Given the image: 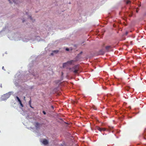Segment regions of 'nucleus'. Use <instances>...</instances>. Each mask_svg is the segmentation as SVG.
<instances>
[{
    "instance_id": "nucleus-21",
    "label": "nucleus",
    "mask_w": 146,
    "mask_h": 146,
    "mask_svg": "<svg viewBox=\"0 0 146 146\" xmlns=\"http://www.w3.org/2000/svg\"><path fill=\"white\" fill-rule=\"evenodd\" d=\"M30 17V18L31 19H32V17Z\"/></svg>"
},
{
    "instance_id": "nucleus-19",
    "label": "nucleus",
    "mask_w": 146,
    "mask_h": 146,
    "mask_svg": "<svg viewBox=\"0 0 146 146\" xmlns=\"http://www.w3.org/2000/svg\"><path fill=\"white\" fill-rule=\"evenodd\" d=\"M30 105V107H31V108H33L31 106V105Z\"/></svg>"
},
{
    "instance_id": "nucleus-5",
    "label": "nucleus",
    "mask_w": 146,
    "mask_h": 146,
    "mask_svg": "<svg viewBox=\"0 0 146 146\" xmlns=\"http://www.w3.org/2000/svg\"><path fill=\"white\" fill-rule=\"evenodd\" d=\"M42 143L44 145H46L48 144V141L47 140L44 139L43 140Z\"/></svg>"
},
{
    "instance_id": "nucleus-2",
    "label": "nucleus",
    "mask_w": 146,
    "mask_h": 146,
    "mask_svg": "<svg viewBox=\"0 0 146 146\" xmlns=\"http://www.w3.org/2000/svg\"><path fill=\"white\" fill-rule=\"evenodd\" d=\"M95 129L101 132L102 131H105L106 130V129L105 128H101L98 126H96L95 127Z\"/></svg>"
},
{
    "instance_id": "nucleus-4",
    "label": "nucleus",
    "mask_w": 146,
    "mask_h": 146,
    "mask_svg": "<svg viewBox=\"0 0 146 146\" xmlns=\"http://www.w3.org/2000/svg\"><path fill=\"white\" fill-rule=\"evenodd\" d=\"M7 95H8V94H4L3 96H2L1 97L2 100H5L7 99V98H8V97H7Z\"/></svg>"
},
{
    "instance_id": "nucleus-11",
    "label": "nucleus",
    "mask_w": 146,
    "mask_h": 146,
    "mask_svg": "<svg viewBox=\"0 0 146 146\" xmlns=\"http://www.w3.org/2000/svg\"><path fill=\"white\" fill-rule=\"evenodd\" d=\"M131 3V1H126V3L127 4H129Z\"/></svg>"
},
{
    "instance_id": "nucleus-25",
    "label": "nucleus",
    "mask_w": 146,
    "mask_h": 146,
    "mask_svg": "<svg viewBox=\"0 0 146 146\" xmlns=\"http://www.w3.org/2000/svg\"><path fill=\"white\" fill-rule=\"evenodd\" d=\"M69 3V4H70V3H71L70 2V3Z\"/></svg>"
},
{
    "instance_id": "nucleus-1",
    "label": "nucleus",
    "mask_w": 146,
    "mask_h": 146,
    "mask_svg": "<svg viewBox=\"0 0 146 146\" xmlns=\"http://www.w3.org/2000/svg\"><path fill=\"white\" fill-rule=\"evenodd\" d=\"M79 69V66L78 65H76L74 66L72 68H70V70L72 71L75 74H77Z\"/></svg>"
},
{
    "instance_id": "nucleus-15",
    "label": "nucleus",
    "mask_w": 146,
    "mask_h": 146,
    "mask_svg": "<svg viewBox=\"0 0 146 146\" xmlns=\"http://www.w3.org/2000/svg\"><path fill=\"white\" fill-rule=\"evenodd\" d=\"M66 50L67 51H68L69 50V49L68 48H67L66 49Z\"/></svg>"
},
{
    "instance_id": "nucleus-9",
    "label": "nucleus",
    "mask_w": 146,
    "mask_h": 146,
    "mask_svg": "<svg viewBox=\"0 0 146 146\" xmlns=\"http://www.w3.org/2000/svg\"><path fill=\"white\" fill-rule=\"evenodd\" d=\"M59 51L58 50H54L52 51L53 53H57L59 52Z\"/></svg>"
},
{
    "instance_id": "nucleus-20",
    "label": "nucleus",
    "mask_w": 146,
    "mask_h": 146,
    "mask_svg": "<svg viewBox=\"0 0 146 146\" xmlns=\"http://www.w3.org/2000/svg\"><path fill=\"white\" fill-rule=\"evenodd\" d=\"M127 34H128V32H126V35H127Z\"/></svg>"
},
{
    "instance_id": "nucleus-18",
    "label": "nucleus",
    "mask_w": 146,
    "mask_h": 146,
    "mask_svg": "<svg viewBox=\"0 0 146 146\" xmlns=\"http://www.w3.org/2000/svg\"><path fill=\"white\" fill-rule=\"evenodd\" d=\"M22 21H23V22H24L25 21V20H23V19L22 20Z\"/></svg>"
},
{
    "instance_id": "nucleus-23",
    "label": "nucleus",
    "mask_w": 146,
    "mask_h": 146,
    "mask_svg": "<svg viewBox=\"0 0 146 146\" xmlns=\"http://www.w3.org/2000/svg\"><path fill=\"white\" fill-rule=\"evenodd\" d=\"M129 16L130 17H131V15H129Z\"/></svg>"
},
{
    "instance_id": "nucleus-3",
    "label": "nucleus",
    "mask_w": 146,
    "mask_h": 146,
    "mask_svg": "<svg viewBox=\"0 0 146 146\" xmlns=\"http://www.w3.org/2000/svg\"><path fill=\"white\" fill-rule=\"evenodd\" d=\"M35 125L36 128V129H38L39 128L41 127L42 126V124L39 123L38 122H35Z\"/></svg>"
},
{
    "instance_id": "nucleus-6",
    "label": "nucleus",
    "mask_w": 146,
    "mask_h": 146,
    "mask_svg": "<svg viewBox=\"0 0 146 146\" xmlns=\"http://www.w3.org/2000/svg\"><path fill=\"white\" fill-rule=\"evenodd\" d=\"M74 61L73 60H70L69 61H68L67 62V64L68 65H71V64L74 62Z\"/></svg>"
},
{
    "instance_id": "nucleus-8",
    "label": "nucleus",
    "mask_w": 146,
    "mask_h": 146,
    "mask_svg": "<svg viewBox=\"0 0 146 146\" xmlns=\"http://www.w3.org/2000/svg\"><path fill=\"white\" fill-rule=\"evenodd\" d=\"M68 65V64H67V62H66V63H64L63 64V67H64L66 66L67 65Z\"/></svg>"
},
{
    "instance_id": "nucleus-12",
    "label": "nucleus",
    "mask_w": 146,
    "mask_h": 146,
    "mask_svg": "<svg viewBox=\"0 0 146 146\" xmlns=\"http://www.w3.org/2000/svg\"><path fill=\"white\" fill-rule=\"evenodd\" d=\"M19 104H20L21 106L22 107H23V105L22 104V102H20L19 103Z\"/></svg>"
},
{
    "instance_id": "nucleus-14",
    "label": "nucleus",
    "mask_w": 146,
    "mask_h": 146,
    "mask_svg": "<svg viewBox=\"0 0 146 146\" xmlns=\"http://www.w3.org/2000/svg\"><path fill=\"white\" fill-rule=\"evenodd\" d=\"M42 112L45 115L46 114V113L44 111H43Z\"/></svg>"
},
{
    "instance_id": "nucleus-24",
    "label": "nucleus",
    "mask_w": 146,
    "mask_h": 146,
    "mask_svg": "<svg viewBox=\"0 0 146 146\" xmlns=\"http://www.w3.org/2000/svg\"><path fill=\"white\" fill-rule=\"evenodd\" d=\"M25 97H24V99H25Z\"/></svg>"
},
{
    "instance_id": "nucleus-7",
    "label": "nucleus",
    "mask_w": 146,
    "mask_h": 146,
    "mask_svg": "<svg viewBox=\"0 0 146 146\" xmlns=\"http://www.w3.org/2000/svg\"><path fill=\"white\" fill-rule=\"evenodd\" d=\"M111 47V46H106V49L108 51L109 49Z\"/></svg>"
},
{
    "instance_id": "nucleus-16",
    "label": "nucleus",
    "mask_w": 146,
    "mask_h": 146,
    "mask_svg": "<svg viewBox=\"0 0 146 146\" xmlns=\"http://www.w3.org/2000/svg\"><path fill=\"white\" fill-rule=\"evenodd\" d=\"M51 107L53 109H54V107H53L52 106H51Z\"/></svg>"
},
{
    "instance_id": "nucleus-22",
    "label": "nucleus",
    "mask_w": 146,
    "mask_h": 146,
    "mask_svg": "<svg viewBox=\"0 0 146 146\" xmlns=\"http://www.w3.org/2000/svg\"><path fill=\"white\" fill-rule=\"evenodd\" d=\"M51 54L52 55H53V53H52Z\"/></svg>"
},
{
    "instance_id": "nucleus-13",
    "label": "nucleus",
    "mask_w": 146,
    "mask_h": 146,
    "mask_svg": "<svg viewBox=\"0 0 146 146\" xmlns=\"http://www.w3.org/2000/svg\"><path fill=\"white\" fill-rule=\"evenodd\" d=\"M29 105H31V99L29 101Z\"/></svg>"
},
{
    "instance_id": "nucleus-10",
    "label": "nucleus",
    "mask_w": 146,
    "mask_h": 146,
    "mask_svg": "<svg viewBox=\"0 0 146 146\" xmlns=\"http://www.w3.org/2000/svg\"><path fill=\"white\" fill-rule=\"evenodd\" d=\"M16 98H17V100H18V102L19 103L20 102H21V100L19 99V98L18 96H16Z\"/></svg>"
},
{
    "instance_id": "nucleus-17",
    "label": "nucleus",
    "mask_w": 146,
    "mask_h": 146,
    "mask_svg": "<svg viewBox=\"0 0 146 146\" xmlns=\"http://www.w3.org/2000/svg\"><path fill=\"white\" fill-rule=\"evenodd\" d=\"M4 66H3V67H2V69H3V70H4Z\"/></svg>"
}]
</instances>
